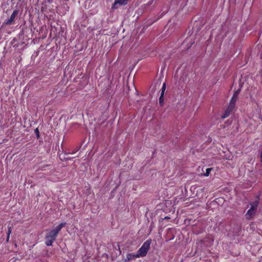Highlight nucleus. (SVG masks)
Masks as SVG:
<instances>
[{"label": "nucleus", "mask_w": 262, "mask_h": 262, "mask_svg": "<svg viewBox=\"0 0 262 262\" xmlns=\"http://www.w3.org/2000/svg\"><path fill=\"white\" fill-rule=\"evenodd\" d=\"M212 168H207L206 170V172H205V173L204 174V176L205 177L209 176L210 174V171L212 170Z\"/></svg>", "instance_id": "obj_8"}, {"label": "nucleus", "mask_w": 262, "mask_h": 262, "mask_svg": "<svg viewBox=\"0 0 262 262\" xmlns=\"http://www.w3.org/2000/svg\"><path fill=\"white\" fill-rule=\"evenodd\" d=\"M18 11L17 10H15L13 11L12 14L11 15L10 17L6 21V24L7 25H10L14 20L16 16L17 15Z\"/></svg>", "instance_id": "obj_6"}, {"label": "nucleus", "mask_w": 262, "mask_h": 262, "mask_svg": "<svg viewBox=\"0 0 262 262\" xmlns=\"http://www.w3.org/2000/svg\"><path fill=\"white\" fill-rule=\"evenodd\" d=\"M230 113H231V112H229L226 110L225 113L222 117V118L225 119V118L228 117L229 116V115H230Z\"/></svg>", "instance_id": "obj_9"}, {"label": "nucleus", "mask_w": 262, "mask_h": 262, "mask_svg": "<svg viewBox=\"0 0 262 262\" xmlns=\"http://www.w3.org/2000/svg\"><path fill=\"white\" fill-rule=\"evenodd\" d=\"M136 258H139L137 254L128 253L126 255V258L125 259V261H128L132 259H134Z\"/></svg>", "instance_id": "obj_7"}, {"label": "nucleus", "mask_w": 262, "mask_h": 262, "mask_svg": "<svg viewBox=\"0 0 262 262\" xmlns=\"http://www.w3.org/2000/svg\"><path fill=\"white\" fill-rule=\"evenodd\" d=\"M159 103L161 105H162L163 104V97H160V98H159Z\"/></svg>", "instance_id": "obj_10"}, {"label": "nucleus", "mask_w": 262, "mask_h": 262, "mask_svg": "<svg viewBox=\"0 0 262 262\" xmlns=\"http://www.w3.org/2000/svg\"><path fill=\"white\" fill-rule=\"evenodd\" d=\"M65 223H61L58 226L56 227L54 229L51 230L46 237V244L48 246L52 245L54 241H55L56 236L60 230L66 225Z\"/></svg>", "instance_id": "obj_1"}, {"label": "nucleus", "mask_w": 262, "mask_h": 262, "mask_svg": "<svg viewBox=\"0 0 262 262\" xmlns=\"http://www.w3.org/2000/svg\"><path fill=\"white\" fill-rule=\"evenodd\" d=\"M166 89V84L165 83H164L163 84V85H162V90H163V91H164Z\"/></svg>", "instance_id": "obj_12"}, {"label": "nucleus", "mask_w": 262, "mask_h": 262, "mask_svg": "<svg viewBox=\"0 0 262 262\" xmlns=\"http://www.w3.org/2000/svg\"><path fill=\"white\" fill-rule=\"evenodd\" d=\"M129 0H115L113 6L112 8L114 9H117V5H125L127 4Z\"/></svg>", "instance_id": "obj_5"}, {"label": "nucleus", "mask_w": 262, "mask_h": 262, "mask_svg": "<svg viewBox=\"0 0 262 262\" xmlns=\"http://www.w3.org/2000/svg\"><path fill=\"white\" fill-rule=\"evenodd\" d=\"M238 94H239V91H236L234 93V94L230 100L229 104L227 108V110H228V111L231 112L233 111V110L234 109L236 101L237 99Z\"/></svg>", "instance_id": "obj_4"}, {"label": "nucleus", "mask_w": 262, "mask_h": 262, "mask_svg": "<svg viewBox=\"0 0 262 262\" xmlns=\"http://www.w3.org/2000/svg\"><path fill=\"white\" fill-rule=\"evenodd\" d=\"M258 204V203L257 201H255L251 204V208L248 210L246 214V216L247 219H251L255 214Z\"/></svg>", "instance_id": "obj_3"}, {"label": "nucleus", "mask_w": 262, "mask_h": 262, "mask_svg": "<svg viewBox=\"0 0 262 262\" xmlns=\"http://www.w3.org/2000/svg\"><path fill=\"white\" fill-rule=\"evenodd\" d=\"M35 132H36V133H37L38 134V129H37V128H36V129H35Z\"/></svg>", "instance_id": "obj_14"}, {"label": "nucleus", "mask_w": 262, "mask_h": 262, "mask_svg": "<svg viewBox=\"0 0 262 262\" xmlns=\"http://www.w3.org/2000/svg\"><path fill=\"white\" fill-rule=\"evenodd\" d=\"M164 92H165L164 91L161 90V93L160 97H163Z\"/></svg>", "instance_id": "obj_13"}, {"label": "nucleus", "mask_w": 262, "mask_h": 262, "mask_svg": "<svg viewBox=\"0 0 262 262\" xmlns=\"http://www.w3.org/2000/svg\"><path fill=\"white\" fill-rule=\"evenodd\" d=\"M11 232V228L10 227L8 229L7 241H8V239L9 238V236H10V234Z\"/></svg>", "instance_id": "obj_11"}, {"label": "nucleus", "mask_w": 262, "mask_h": 262, "mask_svg": "<svg viewBox=\"0 0 262 262\" xmlns=\"http://www.w3.org/2000/svg\"><path fill=\"white\" fill-rule=\"evenodd\" d=\"M151 243V241L150 239H148L143 244L141 248L138 250L137 253L139 257H144L146 256L148 250L150 248Z\"/></svg>", "instance_id": "obj_2"}]
</instances>
